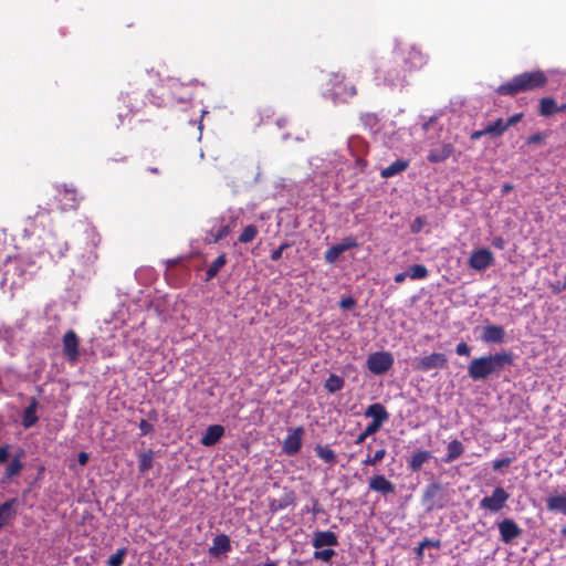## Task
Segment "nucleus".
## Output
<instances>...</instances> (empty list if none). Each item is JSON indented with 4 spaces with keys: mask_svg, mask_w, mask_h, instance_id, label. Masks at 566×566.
<instances>
[{
    "mask_svg": "<svg viewBox=\"0 0 566 566\" xmlns=\"http://www.w3.org/2000/svg\"><path fill=\"white\" fill-rule=\"evenodd\" d=\"M494 262L493 253L488 249H479L471 253L469 266L476 271H484Z\"/></svg>",
    "mask_w": 566,
    "mask_h": 566,
    "instance_id": "12",
    "label": "nucleus"
},
{
    "mask_svg": "<svg viewBox=\"0 0 566 566\" xmlns=\"http://www.w3.org/2000/svg\"><path fill=\"white\" fill-rule=\"evenodd\" d=\"M507 130V127L505 126V120L502 118H497L494 123L489 124L484 128V133H488V135L491 136H501Z\"/></svg>",
    "mask_w": 566,
    "mask_h": 566,
    "instance_id": "38",
    "label": "nucleus"
},
{
    "mask_svg": "<svg viewBox=\"0 0 566 566\" xmlns=\"http://www.w3.org/2000/svg\"><path fill=\"white\" fill-rule=\"evenodd\" d=\"M359 120L363 127L371 133H377L380 129L381 118L377 113L365 112L359 115Z\"/></svg>",
    "mask_w": 566,
    "mask_h": 566,
    "instance_id": "25",
    "label": "nucleus"
},
{
    "mask_svg": "<svg viewBox=\"0 0 566 566\" xmlns=\"http://www.w3.org/2000/svg\"><path fill=\"white\" fill-rule=\"evenodd\" d=\"M9 460V447L1 446L0 447V464L6 463Z\"/></svg>",
    "mask_w": 566,
    "mask_h": 566,
    "instance_id": "54",
    "label": "nucleus"
},
{
    "mask_svg": "<svg viewBox=\"0 0 566 566\" xmlns=\"http://www.w3.org/2000/svg\"><path fill=\"white\" fill-rule=\"evenodd\" d=\"M455 353L460 356L469 357L471 355V347L465 342H461L457 345Z\"/></svg>",
    "mask_w": 566,
    "mask_h": 566,
    "instance_id": "48",
    "label": "nucleus"
},
{
    "mask_svg": "<svg viewBox=\"0 0 566 566\" xmlns=\"http://www.w3.org/2000/svg\"><path fill=\"white\" fill-rule=\"evenodd\" d=\"M23 455H24V451L19 450V452L12 457V459L6 467L3 476L1 478V483H3V484L8 483L13 478L18 476L21 473V471L23 469V462H22Z\"/></svg>",
    "mask_w": 566,
    "mask_h": 566,
    "instance_id": "16",
    "label": "nucleus"
},
{
    "mask_svg": "<svg viewBox=\"0 0 566 566\" xmlns=\"http://www.w3.org/2000/svg\"><path fill=\"white\" fill-rule=\"evenodd\" d=\"M408 166H409V163L407 160L398 159V160L391 163L385 169H382L381 177L390 178L397 174L405 171L408 168Z\"/></svg>",
    "mask_w": 566,
    "mask_h": 566,
    "instance_id": "33",
    "label": "nucleus"
},
{
    "mask_svg": "<svg viewBox=\"0 0 566 566\" xmlns=\"http://www.w3.org/2000/svg\"><path fill=\"white\" fill-rule=\"evenodd\" d=\"M0 262H4L3 282L11 287H20L24 284V275L29 263L21 256L11 258L10 254L0 252Z\"/></svg>",
    "mask_w": 566,
    "mask_h": 566,
    "instance_id": "3",
    "label": "nucleus"
},
{
    "mask_svg": "<svg viewBox=\"0 0 566 566\" xmlns=\"http://www.w3.org/2000/svg\"><path fill=\"white\" fill-rule=\"evenodd\" d=\"M88 459H90L88 453H87V452H84V451L80 452V453H78V455H77V461H78V463H80L82 467H84V465H86V464H87Z\"/></svg>",
    "mask_w": 566,
    "mask_h": 566,
    "instance_id": "57",
    "label": "nucleus"
},
{
    "mask_svg": "<svg viewBox=\"0 0 566 566\" xmlns=\"http://www.w3.org/2000/svg\"><path fill=\"white\" fill-rule=\"evenodd\" d=\"M157 417H158V415H157V411H156V410H151V411L148 413V418H149L150 420L156 421V420H157Z\"/></svg>",
    "mask_w": 566,
    "mask_h": 566,
    "instance_id": "63",
    "label": "nucleus"
},
{
    "mask_svg": "<svg viewBox=\"0 0 566 566\" xmlns=\"http://www.w3.org/2000/svg\"><path fill=\"white\" fill-rule=\"evenodd\" d=\"M546 507L551 512L566 515V492L547 497Z\"/></svg>",
    "mask_w": 566,
    "mask_h": 566,
    "instance_id": "26",
    "label": "nucleus"
},
{
    "mask_svg": "<svg viewBox=\"0 0 566 566\" xmlns=\"http://www.w3.org/2000/svg\"><path fill=\"white\" fill-rule=\"evenodd\" d=\"M127 554V548L122 547L116 551L109 558L107 559L108 566H122L124 564L125 556Z\"/></svg>",
    "mask_w": 566,
    "mask_h": 566,
    "instance_id": "41",
    "label": "nucleus"
},
{
    "mask_svg": "<svg viewBox=\"0 0 566 566\" xmlns=\"http://www.w3.org/2000/svg\"><path fill=\"white\" fill-rule=\"evenodd\" d=\"M497 528L500 533V538L504 544L513 543L523 534V530L513 518L510 517H506L497 522Z\"/></svg>",
    "mask_w": 566,
    "mask_h": 566,
    "instance_id": "8",
    "label": "nucleus"
},
{
    "mask_svg": "<svg viewBox=\"0 0 566 566\" xmlns=\"http://www.w3.org/2000/svg\"><path fill=\"white\" fill-rule=\"evenodd\" d=\"M513 364L514 355L511 350L480 356L470 361L468 376L474 381L485 380L492 375H499L506 366Z\"/></svg>",
    "mask_w": 566,
    "mask_h": 566,
    "instance_id": "1",
    "label": "nucleus"
},
{
    "mask_svg": "<svg viewBox=\"0 0 566 566\" xmlns=\"http://www.w3.org/2000/svg\"><path fill=\"white\" fill-rule=\"evenodd\" d=\"M304 434L303 427H296L290 431L282 444V451L287 455L296 454L302 448V439Z\"/></svg>",
    "mask_w": 566,
    "mask_h": 566,
    "instance_id": "11",
    "label": "nucleus"
},
{
    "mask_svg": "<svg viewBox=\"0 0 566 566\" xmlns=\"http://www.w3.org/2000/svg\"><path fill=\"white\" fill-rule=\"evenodd\" d=\"M19 506L20 501L17 497L9 499L0 505V530L15 517Z\"/></svg>",
    "mask_w": 566,
    "mask_h": 566,
    "instance_id": "15",
    "label": "nucleus"
},
{
    "mask_svg": "<svg viewBox=\"0 0 566 566\" xmlns=\"http://www.w3.org/2000/svg\"><path fill=\"white\" fill-rule=\"evenodd\" d=\"M544 138H545V136L542 133H536V134L531 135L527 138L526 143L528 145L541 144L544 140Z\"/></svg>",
    "mask_w": 566,
    "mask_h": 566,
    "instance_id": "52",
    "label": "nucleus"
},
{
    "mask_svg": "<svg viewBox=\"0 0 566 566\" xmlns=\"http://www.w3.org/2000/svg\"><path fill=\"white\" fill-rule=\"evenodd\" d=\"M538 113L544 117H549L558 113V105L556 104V101L552 97L541 98Z\"/></svg>",
    "mask_w": 566,
    "mask_h": 566,
    "instance_id": "32",
    "label": "nucleus"
},
{
    "mask_svg": "<svg viewBox=\"0 0 566 566\" xmlns=\"http://www.w3.org/2000/svg\"><path fill=\"white\" fill-rule=\"evenodd\" d=\"M344 384L345 381L340 376L336 374H331L325 381V388L328 392L335 394L343 389Z\"/></svg>",
    "mask_w": 566,
    "mask_h": 566,
    "instance_id": "35",
    "label": "nucleus"
},
{
    "mask_svg": "<svg viewBox=\"0 0 566 566\" xmlns=\"http://www.w3.org/2000/svg\"><path fill=\"white\" fill-rule=\"evenodd\" d=\"M407 277H408L407 272H400L395 275L394 281L396 283L400 284V283H403Z\"/></svg>",
    "mask_w": 566,
    "mask_h": 566,
    "instance_id": "59",
    "label": "nucleus"
},
{
    "mask_svg": "<svg viewBox=\"0 0 566 566\" xmlns=\"http://www.w3.org/2000/svg\"><path fill=\"white\" fill-rule=\"evenodd\" d=\"M57 200L63 211L76 209L80 202L76 189L66 186L59 190Z\"/></svg>",
    "mask_w": 566,
    "mask_h": 566,
    "instance_id": "14",
    "label": "nucleus"
},
{
    "mask_svg": "<svg viewBox=\"0 0 566 566\" xmlns=\"http://www.w3.org/2000/svg\"><path fill=\"white\" fill-rule=\"evenodd\" d=\"M395 359L390 352L381 350L370 354L366 365L374 375H384L394 366Z\"/></svg>",
    "mask_w": 566,
    "mask_h": 566,
    "instance_id": "5",
    "label": "nucleus"
},
{
    "mask_svg": "<svg viewBox=\"0 0 566 566\" xmlns=\"http://www.w3.org/2000/svg\"><path fill=\"white\" fill-rule=\"evenodd\" d=\"M380 428L375 427L373 423H368L363 432L358 434V437L355 440V444L363 443L368 437L376 433Z\"/></svg>",
    "mask_w": 566,
    "mask_h": 566,
    "instance_id": "43",
    "label": "nucleus"
},
{
    "mask_svg": "<svg viewBox=\"0 0 566 566\" xmlns=\"http://www.w3.org/2000/svg\"><path fill=\"white\" fill-rule=\"evenodd\" d=\"M63 355L71 364L80 358V338L73 329L66 331L62 338Z\"/></svg>",
    "mask_w": 566,
    "mask_h": 566,
    "instance_id": "7",
    "label": "nucleus"
},
{
    "mask_svg": "<svg viewBox=\"0 0 566 566\" xmlns=\"http://www.w3.org/2000/svg\"><path fill=\"white\" fill-rule=\"evenodd\" d=\"M211 227L207 231L205 242L207 244H214L220 240L227 238L231 230L228 223L224 222L223 218H216L210 221Z\"/></svg>",
    "mask_w": 566,
    "mask_h": 566,
    "instance_id": "9",
    "label": "nucleus"
},
{
    "mask_svg": "<svg viewBox=\"0 0 566 566\" xmlns=\"http://www.w3.org/2000/svg\"><path fill=\"white\" fill-rule=\"evenodd\" d=\"M342 253H344V252L340 251V248L337 244H335L325 251L324 260L327 263L333 264L338 260V258L342 255Z\"/></svg>",
    "mask_w": 566,
    "mask_h": 566,
    "instance_id": "42",
    "label": "nucleus"
},
{
    "mask_svg": "<svg viewBox=\"0 0 566 566\" xmlns=\"http://www.w3.org/2000/svg\"><path fill=\"white\" fill-rule=\"evenodd\" d=\"M432 454L428 450H417L408 460V468L411 472H418L424 463L431 459Z\"/></svg>",
    "mask_w": 566,
    "mask_h": 566,
    "instance_id": "24",
    "label": "nucleus"
},
{
    "mask_svg": "<svg viewBox=\"0 0 566 566\" xmlns=\"http://www.w3.org/2000/svg\"><path fill=\"white\" fill-rule=\"evenodd\" d=\"M464 451V447L461 441L454 439L448 443L447 454L443 459L446 463H451L457 460Z\"/></svg>",
    "mask_w": 566,
    "mask_h": 566,
    "instance_id": "30",
    "label": "nucleus"
},
{
    "mask_svg": "<svg viewBox=\"0 0 566 566\" xmlns=\"http://www.w3.org/2000/svg\"><path fill=\"white\" fill-rule=\"evenodd\" d=\"M369 489L384 495L395 492V485L382 474L374 475L369 480Z\"/></svg>",
    "mask_w": 566,
    "mask_h": 566,
    "instance_id": "22",
    "label": "nucleus"
},
{
    "mask_svg": "<svg viewBox=\"0 0 566 566\" xmlns=\"http://www.w3.org/2000/svg\"><path fill=\"white\" fill-rule=\"evenodd\" d=\"M448 365L447 356L442 353H432L420 358L415 369L419 371H429L431 369H443Z\"/></svg>",
    "mask_w": 566,
    "mask_h": 566,
    "instance_id": "10",
    "label": "nucleus"
},
{
    "mask_svg": "<svg viewBox=\"0 0 566 566\" xmlns=\"http://www.w3.org/2000/svg\"><path fill=\"white\" fill-rule=\"evenodd\" d=\"M510 499L509 492L502 486H496L491 495L484 496L480 503L479 507L481 510L490 511L492 513L500 512Z\"/></svg>",
    "mask_w": 566,
    "mask_h": 566,
    "instance_id": "6",
    "label": "nucleus"
},
{
    "mask_svg": "<svg viewBox=\"0 0 566 566\" xmlns=\"http://www.w3.org/2000/svg\"><path fill=\"white\" fill-rule=\"evenodd\" d=\"M335 555L336 552L332 547H327L325 549H315V552L313 553L314 559L322 560L325 563H329Z\"/></svg>",
    "mask_w": 566,
    "mask_h": 566,
    "instance_id": "40",
    "label": "nucleus"
},
{
    "mask_svg": "<svg viewBox=\"0 0 566 566\" xmlns=\"http://www.w3.org/2000/svg\"><path fill=\"white\" fill-rule=\"evenodd\" d=\"M365 417L371 418V422L375 427L381 428L384 422L389 419V413L381 403H373L365 410Z\"/></svg>",
    "mask_w": 566,
    "mask_h": 566,
    "instance_id": "18",
    "label": "nucleus"
},
{
    "mask_svg": "<svg viewBox=\"0 0 566 566\" xmlns=\"http://www.w3.org/2000/svg\"><path fill=\"white\" fill-rule=\"evenodd\" d=\"M312 545L315 549L337 546V535L331 531H318L314 533Z\"/></svg>",
    "mask_w": 566,
    "mask_h": 566,
    "instance_id": "19",
    "label": "nucleus"
},
{
    "mask_svg": "<svg viewBox=\"0 0 566 566\" xmlns=\"http://www.w3.org/2000/svg\"><path fill=\"white\" fill-rule=\"evenodd\" d=\"M421 544H422V547L440 548V546H441L440 539L433 541V539L424 538L423 541H421Z\"/></svg>",
    "mask_w": 566,
    "mask_h": 566,
    "instance_id": "53",
    "label": "nucleus"
},
{
    "mask_svg": "<svg viewBox=\"0 0 566 566\" xmlns=\"http://www.w3.org/2000/svg\"><path fill=\"white\" fill-rule=\"evenodd\" d=\"M484 135H488V133H484V128H483V129H481V130H474V132L471 134L470 138H471L472 140H478V139H480V138H481L482 136H484Z\"/></svg>",
    "mask_w": 566,
    "mask_h": 566,
    "instance_id": "60",
    "label": "nucleus"
},
{
    "mask_svg": "<svg viewBox=\"0 0 566 566\" xmlns=\"http://www.w3.org/2000/svg\"><path fill=\"white\" fill-rule=\"evenodd\" d=\"M258 233H259V230H258L256 226L249 224V226L244 227V229L242 230L241 234L238 238V241L240 243L252 242L256 238Z\"/></svg>",
    "mask_w": 566,
    "mask_h": 566,
    "instance_id": "39",
    "label": "nucleus"
},
{
    "mask_svg": "<svg viewBox=\"0 0 566 566\" xmlns=\"http://www.w3.org/2000/svg\"><path fill=\"white\" fill-rule=\"evenodd\" d=\"M513 460L514 457L497 459L493 462L492 469L494 471H500L501 469L509 467L513 462Z\"/></svg>",
    "mask_w": 566,
    "mask_h": 566,
    "instance_id": "46",
    "label": "nucleus"
},
{
    "mask_svg": "<svg viewBox=\"0 0 566 566\" xmlns=\"http://www.w3.org/2000/svg\"><path fill=\"white\" fill-rule=\"evenodd\" d=\"M147 170H148L149 172H151V174H159V172H160V171H159V169H158L157 167H148V169H147Z\"/></svg>",
    "mask_w": 566,
    "mask_h": 566,
    "instance_id": "64",
    "label": "nucleus"
},
{
    "mask_svg": "<svg viewBox=\"0 0 566 566\" xmlns=\"http://www.w3.org/2000/svg\"><path fill=\"white\" fill-rule=\"evenodd\" d=\"M224 434V428L221 424H211L200 439V443L205 447L217 444Z\"/></svg>",
    "mask_w": 566,
    "mask_h": 566,
    "instance_id": "21",
    "label": "nucleus"
},
{
    "mask_svg": "<svg viewBox=\"0 0 566 566\" xmlns=\"http://www.w3.org/2000/svg\"><path fill=\"white\" fill-rule=\"evenodd\" d=\"M492 245L496 249H504L505 247V240L502 237H494L492 240Z\"/></svg>",
    "mask_w": 566,
    "mask_h": 566,
    "instance_id": "56",
    "label": "nucleus"
},
{
    "mask_svg": "<svg viewBox=\"0 0 566 566\" xmlns=\"http://www.w3.org/2000/svg\"><path fill=\"white\" fill-rule=\"evenodd\" d=\"M212 547L210 548L211 555H219L221 553H228L231 551L230 538L226 534L217 535L213 538Z\"/></svg>",
    "mask_w": 566,
    "mask_h": 566,
    "instance_id": "28",
    "label": "nucleus"
},
{
    "mask_svg": "<svg viewBox=\"0 0 566 566\" xmlns=\"http://www.w3.org/2000/svg\"><path fill=\"white\" fill-rule=\"evenodd\" d=\"M407 273L411 280H424L429 275V271L423 264L410 265Z\"/></svg>",
    "mask_w": 566,
    "mask_h": 566,
    "instance_id": "37",
    "label": "nucleus"
},
{
    "mask_svg": "<svg viewBox=\"0 0 566 566\" xmlns=\"http://www.w3.org/2000/svg\"><path fill=\"white\" fill-rule=\"evenodd\" d=\"M337 245L340 248V251L345 252L349 249L356 248L358 243L356 241V238L346 237L342 240V242L337 243Z\"/></svg>",
    "mask_w": 566,
    "mask_h": 566,
    "instance_id": "45",
    "label": "nucleus"
},
{
    "mask_svg": "<svg viewBox=\"0 0 566 566\" xmlns=\"http://www.w3.org/2000/svg\"><path fill=\"white\" fill-rule=\"evenodd\" d=\"M328 96L335 104H345L357 95L355 84L347 82L343 73H332L327 82Z\"/></svg>",
    "mask_w": 566,
    "mask_h": 566,
    "instance_id": "4",
    "label": "nucleus"
},
{
    "mask_svg": "<svg viewBox=\"0 0 566 566\" xmlns=\"http://www.w3.org/2000/svg\"><path fill=\"white\" fill-rule=\"evenodd\" d=\"M315 454L318 459L334 465L337 462V455L334 450H332L328 446L317 444L314 449Z\"/></svg>",
    "mask_w": 566,
    "mask_h": 566,
    "instance_id": "31",
    "label": "nucleus"
},
{
    "mask_svg": "<svg viewBox=\"0 0 566 566\" xmlns=\"http://www.w3.org/2000/svg\"><path fill=\"white\" fill-rule=\"evenodd\" d=\"M548 82L547 75L541 71L524 72L501 84L496 88L499 95L515 96L522 92L534 91L544 87Z\"/></svg>",
    "mask_w": 566,
    "mask_h": 566,
    "instance_id": "2",
    "label": "nucleus"
},
{
    "mask_svg": "<svg viewBox=\"0 0 566 566\" xmlns=\"http://www.w3.org/2000/svg\"><path fill=\"white\" fill-rule=\"evenodd\" d=\"M291 244L287 242L282 243L276 250L272 251L271 260L276 262L282 258L283 251L290 248Z\"/></svg>",
    "mask_w": 566,
    "mask_h": 566,
    "instance_id": "47",
    "label": "nucleus"
},
{
    "mask_svg": "<svg viewBox=\"0 0 566 566\" xmlns=\"http://www.w3.org/2000/svg\"><path fill=\"white\" fill-rule=\"evenodd\" d=\"M427 56L418 49L412 48L408 52L407 62L409 63V70L420 69L427 64Z\"/></svg>",
    "mask_w": 566,
    "mask_h": 566,
    "instance_id": "29",
    "label": "nucleus"
},
{
    "mask_svg": "<svg viewBox=\"0 0 566 566\" xmlns=\"http://www.w3.org/2000/svg\"><path fill=\"white\" fill-rule=\"evenodd\" d=\"M295 502V494L293 491L285 492L280 499H270L269 510L271 513H277Z\"/></svg>",
    "mask_w": 566,
    "mask_h": 566,
    "instance_id": "23",
    "label": "nucleus"
},
{
    "mask_svg": "<svg viewBox=\"0 0 566 566\" xmlns=\"http://www.w3.org/2000/svg\"><path fill=\"white\" fill-rule=\"evenodd\" d=\"M552 289H553V292H554V293H559V292H562V291L564 290V289H562V284H559V283L554 284V285L552 286Z\"/></svg>",
    "mask_w": 566,
    "mask_h": 566,
    "instance_id": "62",
    "label": "nucleus"
},
{
    "mask_svg": "<svg viewBox=\"0 0 566 566\" xmlns=\"http://www.w3.org/2000/svg\"><path fill=\"white\" fill-rule=\"evenodd\" d=\"M455 151L453 144H440L429 150L427 159L431 164H440L449 159Z\"/></svg>",
    "mask_w": 566,
    "mask_h": 566,
    "instance_id": "13",
    "label": "nucleus"
},
{
    "mask_svg": "<svg viewBox=\"0 0 566 566\" xmlns=\"http://www.w3.org/2000/svg\"><path fill=\"white\" fill-rule=\"evenodd\" d=\"M120 102L123 107H118L119 124H123L124 119L130 117L139 112L140 105L133 102V97L126 93L120 95Z\"/></svg>",
    "mask_w": 566,
    "mask_h": 566,
    "instance_id": "20",
    "label": "nucleus"
},
{
    "mask_svg": "<svg viewBox=\"0 0 566 566\" xmlns=\"http://www.w3.org/2000/svg\"><path fill=\"white\" fill-rule=\"evenodd\" d=\"M354 304H355V301L352 297L343 298L340 301L342 308H350L352 306H354Z\"/></svg>",
    "mask_w": 566,
    "mask_h": 566,
    "instance_id": "58",
    "label": "nucleus"
},
{
    "mask_svg": "<svg viewBox=\"0 0 566 566\" xmlns=\"http://www.w3.org/2000/svg\"><path fill=\"white\" fill-rule=\"evenodd\" d=\"M140 436H147L154 431V426L147 420L142 419L139 422Z\"/></svg>",
    "mask_w": 566,
    "mask_h": 566,
    "instance_id": "50",
    "label": "nucleus"
},
{
    "mask_svg": "<svg viewBox=\"0 0 566 566\" xmlns=\"http://www.w3.org/2000/svg\"><path fill=\"white\" fill-rule=\"evenodd\" d=\"M424 548H426V547H422V544H421V542H420V543H419V545H418V547L416 548V554H417V557H418V558H422V556H423V549H424Z\"/></svg>",
    "mask_w": 566,
    "mask_h": 566,
    "instance_id": "61",
    "label": "nucleus"
},
{
    "mask_svg": "<svg viewBox=\"0 0 566 566\" xmlns=\"http://www.w3.org/2000/svg\"><path fill=\"white\" fill-rule=\"evenodd\" d=\"M227 255L224 253L220 254L207 269L206 271V281L209 282L213 277L217 276L219 271L226 265Z\"/></svg>",
    "mask_w": 566,
    "mask_h": 566,
    "instance_id": "34",
    "label": "nucleus"
},
{
    "mask_svg": "<svg viewBox=\"0 0 566 566\" xmlns=\"http://www.w3.org/2000/svg\"><path fill=\"white\" fill-rule=\"evenodd\" d=\"M426 224V220L423 217H417L411 226H410V230L412 233H418L421 231V229L423 228V226Z\"/></svg>",
    "mask_w": 566,
    "mask_h": 566,
    "instance_id": "49",
    "label": "nucleus"
},
{
    "mask_svg": "<svg viewBox=\"0 0 566 566\" xmlns=\"http://www.w3.org/2000/svg\"><path fill=\"white\" fill-rule=\"evenodd\" d=\"M480 338L486 344H502L505 338V331L500 325L489 324L483 327Z\"/></svg>",
    "mask_w": 566,
    "mask_h": 566,
    "instance_id": "17",
    "label": "nucleus"
},
{
    "mask_svg": "<svg viewBox=\"0 0 566 566\" xmlns=\"http://www.w3.org/2000/svg\"><path fill=\"white\" fill-rule=\"evenodd\" d=\"M154 454L151 450L145 451L138 455V471L145 473L153 468Z\"/></svg>",
    "mask_w": 566,
    "mask_h": 566,
    "instance_id": "36",
    "label": "nucleus"
},
{
    "mask_svg": "<svg viewBox=\"0 0 566 566\" xmlns=\"http://www.w3.org/2000/svg\"><path fill=\"white\" fill-rule=\"evenodd\" d=\"M440 490V485L438 483L430 484L426 490V496L432 497Z\"/></svg>",
    "mask_w": 566,
    "mask_h": 566,
    "instance_id": "55",
    "label": "nucleus"
},
{
    "mask_svg": "<svg viewBox=\"0 0 566 566\" xmlns=\"http://www.w3.org/2000/svg\"><path fill=\"white\" fill-rule=\"evenodd\" d=\"M386 457V449L376 450L374 455H367V458L363 461L365 465H375L380 462Z\"/></svg>",
    "mask_w": 566,
    "mask_h": 566,
    "instance_id": "44",
    "label": "nucleus"
},
{
    "mask_svg": "<svg viewBox=\"0 0 566 566\" xmlns=\"http://www.w3.org/2000/svg\"><path fill=\"white\" fill-rule=\"evenodd\" d=\"M523 116H524L523 113H517V114L512 115L511 117H509L505 120V126L509 128L511 126L516 125L523 118Z\"/></svg>",
    "mask_w": 566,
    "mask_h": 566,
    "instance_id": "51",
    "label": "nucleus"
},
{
    "mask_svg": "<svg viewBox=\"0 0 566 566\" xmlns=\"http://www.w3.org/2000/svg\"><path fill=\"white\" fill-rule=\"evenodd\" d=\"M36 409H38V401L35 398H32L29 406L24 409L23 416H22V424L24 428H31L38 422V416H36Z\"/></svg>",
    "mask_w": 566,
    "mask_h": 566,
    "instance_id": "27",
    "label": "nucleus"
}]
</instances>
